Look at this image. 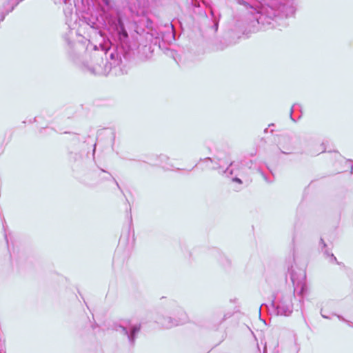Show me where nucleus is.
Returning <instances> with one entry per match:
<instances>
[{
	"instance_id": "nucleus-1",
	"label": "nucleus",
	"mask_w": 353,
	"mask_h": 353,
	"mask_svg": "<svg viewBox=\"0 0 353 353\" xmlns=\"http://www.w3.org/2000/svg\"><path fill=\"white\" fill-rule=\"evenodd\" d=\"M259 17H256V19L259 24H262L265 26L266 25H270L273 21H277V16L276 11L268 6H263L260 10L256 12Z\"/></svg>"
},
{
	"instance_id": "nucleus-2",
	"label": "nucleus",
	"mask_w": 353,
	"mask_h": 353,
	"mask_svg": "<svg viewBox=\"0 0 353 353\" xmlns=\"http://www.w3.org/2000/svg\"><path fill=\"white\" fill-rule=\"evenodd\" d=\"M277 313L280 315L289 316L292 312L293 305L290 297L283 299L276 306Z\"/></svg>"
},
{
	"instance_id": "nucleus-3",
	"label": "nucleus",
	"mask_w": 353,
	"mask_h": 353,
	"mask_svg": "<svg viewBox=\"0 0 353 353\" xmlns=\"http://www.w3.org/2000/svg\"><path fill=\"white\" fill-rule=\"evenodd\" d=\"M121 328L123 330V331L124 332L125 334H126L128 338H129V340L133 343L134 340V335L137 332H138L140 330V326L139 325H134L133 326L132 328H131V333L130 334H128V327L124 326V325H121Z\"/></svg>"
},
{
	"instance_id": "nucleus-4",
	"label": "nucleus",
	"mask_w": 353,
	"mask_h": 353,
	"mask_svg": "<svg viewBox=\"0 0 353 353\" xmlns=\"http://www.w3.org/2000/svg\"><path fill=\"white\" fill-rule=\"evenodd\" d=\"M120 34H121V37H123L124 38L128 37V33H127L126 30H125L123 29L121 31Z\"/></svg>"
},
{
	"instance_id": "nucleus-5",
	"label": "nucleus",
	"mask_w": 353,
	"mask_h": 353,
	"mask_svg": "<svg viewBox=\"0 0 353 353\" xmlns=\"http://www.w3.org/2000/svg\"><path fill=\"white\" fill-rule=\"evenodd\" d=\"M234 181H236V182H238V183H241V181L239 179H238V178H235V179H234Z\"/></svg>"
},
{
	"instance_id": "nucleus-6",
	"label": "nucleus",
	"mask_w": 353,
	"mask_h": 353,
	"mask_svg": "<svg viewBox=\"0 0 353 353\" xmlns=\"http://www.w3.org/2000/svg\"><path fill=\"white\" fill-rule=\"evenodd\" d=\"M4 19V15H1L0 18V21H3Z\"/></svg>"
}]
</instances>
